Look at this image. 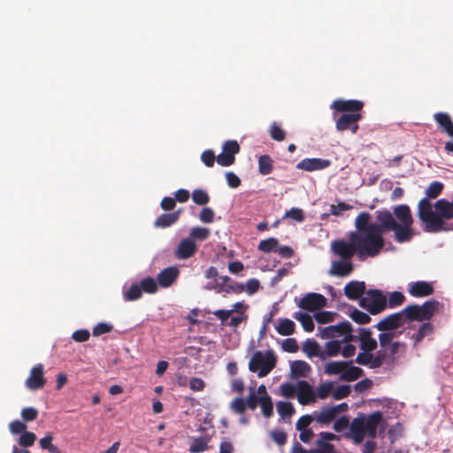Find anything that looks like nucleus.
Wrapping results in <instances>:
<instances>
[{
    "label": "nucleus",
    "mask_w": 453,
    "mask_h": 453,
    "mask_svg": "<svg viewBox=\"0 0 453 453\" xmlns=\"http://www.w3.org/2000/svg\"><path fill=\"white\" fill-rule=\"evenodd\" d=\"M396 218L394 228L372 226L370 230L362 234H350V240L356 244L357 257L365 260L367 257L378 256L385 245L383 234L392 231L394 239L398 243L409 242L415 235L412 227L414 219L411 209L406 204L397 205L394 208Z\"/></svg>",
    "instance_id": "f257e3e1"
},
{
    "label": "nucleus",
    "mask_w": 453,
    "mask_h": 453,
    "mask_svg": "<svg viewBox=\"0 0 453 453\" xmlns=\"http://www.w3.org/2000/svg\"><path fill=\"white\" fill-rule=\"evenodd\" d=\"M434 211L430 210V205L426 202L422 203V217L428 221L426 233H440L453 230V224L447 220L453 219V196L451 201L441 198L435 202Z\"/></svg>",
    "instance_id": "f03ea898"
},
{
    "label": "nucleus",
    "mask_w": 453,
    "mask_h": 453,
    "mask_svg": "<svg viewBox=\"0 0 453 453\" xmlns=\"http://www.w3.org/2000/svg\"><path fill=\"white\" fill-rule=\"evenodd\" d=\"M382 418V413L378 411L354 418L350 424V437L354 443L357 445L362 443L366 434L371 439H374Z\"/></svg>",
    "instance_id": "7ed1b4c3"
},
{
    "label": "nucleus",
    "mask_w": 453,
    "mask_h": 453,
    "mask_svg": "<svg viewBox=\"0 0 453 453\" xmlns=\"http://www.w3.org/2000/svg\"><path fill=\"white\" fill-rule=\"evenodd\" d=\"M371 215L368 212H361L355 219L356 231L350 234H362L371 229L372 226H380L383 228H394L395 226L396 218L394 212L383 209L376 211V219L378 223H371Z\"/></svg>",
    "instance_id": "20e7f679"
},
{
    "label": "nucleus",
    "mask_w": 453,
    "mask_h": 453,
    "mask_svg": "<svg viewBox=\"0 0 453 453\" xmlns=\"http://www.w3.org/2000/svg\"><path fill=\"white\" fill-rule=\"evenodd\" d=\"M277 357L273 350H267L265 353L257 350L249 362V370L257 372L259 378L265 377L276 366Z\"/></svg>",
    "instance_id": "39448f33"
},
{
    "label": "nucleus",
    "mask_w": 453,
    "mask_h": 453,
    "mask_svg": "<svg viewBox=\"0 0 453 453\" xmlns=\"http://www.w3.org/2000/svg\"><path fill=\"white\" fill-rule=\"evenodd\" d=\"M441 303L434 299L426 301L422 305L410 304L403 308V313L409 321H428L438 311Z\"/></svg>",
    "instance_id": "423d86ee"
},
{
    "label": "nucleus",
    "mask_w": 453,
    "mask_h": 453,
    "mask_svg": "<svg viewBox=\"0 0 453 453\" xmlns=\"http://www.w3.org/2000/svg\"><path fill=\"white\" fill-rule=\"evenodd\" d=\"M402 333L403 331L399 333H380L379 334L380 350L387 354V362L385 364H394L396 359V354L401 350H405L406 344L404 342L394 341V339L398 337Z\"/></svg>",
    "instance_id": "0eeeda50"
},
{
    "label": "nucleus",
    "mask_w": 453,
    "mask_h": 453,
    "mask_svg": "<svg viewBox=\"0 0 453 453\" xmlns=\"http://www.w3.org/2000/svg\"><path fill=\"white\" fill-rule=\"evenodd\" d=\"M359 306L370 314L376 315L387 308V297L379 289H369L366 296L359 300Z\"/></svg>",
    "instance_id": "6e6552de"
},
{
    "label": "nucleus",
    "mask_w": 453,
    "mask_h": 453,
    "mask_svg": "<svg viewBox=\"0 0 453 453\" xmlns=\"http://www.w3.org/2000/svg\"><path fill=\"white\" fill-rule=\"evenodd\" d=\"M406 321L405 313L402 310L385 317L374 326L381 333H399L397 329L403 326Z\"/></svg>",
    "instance_id": "1a4fd4ad"
},
{
    "label": "nucleus",
    "mask_w": 453,
    "mask_h": 453,
    "mask_svg": "<svg viewBox=\"0 0 453 453\" xmlns=\"http://www.w3.org/2000/svg\"><path fill=\"white\" fill-rule=\"evenodd\" d=\"M443 187H444L443 183H441L440 181H433L432 183L429 184V186L426 189V196L423 197L422 199H420L418 203L417 215H418V218L419 219V220L423 223L424 232H426V229H427V226L429 224H428V221L424 219V217L421 216L422 215V211H422V203L426 201V203H428L430 205V210L434 211L433 204L431 203L430 200L437 198L442 192Z\"/></svg>",
    "instance_id": "9d476101"
},
{
    "label": "nucleus",
    "mask_w": 453,
    "mask_h": 453,
    "mask_svg": "<svg viewBox=\"0 0 453 453\" xmlns=\"http://www.w3.org/2000/svg\"><path fill=\"white\" fill-rule=\"evenodd\" d=\"M332 252L338 256L341 259H346L351 261L352 257L357 255V250L356 244L350 240V234H349V242L339 239L332 242L331 243Z\"/></svg>",
    "instance_id": "9b49d317"
},
{
    "label": "nucleus",
    "mask_w": 453,
    "mask_h": 453,
    "mask_svg": "<svg viewBox=\"0 0 453 453\" xmlns=\"http://www.w3.org/2000/svg\"><path fill=\"white\" fill-rule=\"evenodd\" d=\"M240 152V145L235 140L223 143L222 152L217 157V163L221 166H230L235 161V155Z\"/></svg>",
    "instance_id": "f8f14e48"
},
{
    "label": "nucleus",
    "mask_w": 453,
    "mask_h": 453,
    "mask_svg": "<svg viewBox=\"0 0 453 453\" xmlns=\"http://www.w3.org/2000/svg\"><path fill=\"white\" fill-rule=\"evenodd\" d=\"M352 326L349 321L340 322L334 326H329L321 330L320 336L323 339H331L341 335H345V341H349Z\"/></svg>",
    "instance_id": "ddd939ff"
},
{
    "label": "nucleus",
    "mask_w": 453,
    "mask_h": 453,
    "mask_svg": "<svg viewBox=\"0 0 453 453\" xmlns=\"http://www.w3.org/2000/svg\"><path fill=\"white\" fill-rule=\"evenodd\" d=\"M363 118L361 113H342L336 119L335 127L337 131L343 132L349 130L355 134L359 129L358 121Z\"/></svg>",
    "instance_id": "4468645a"
},
{
    "label": "nucleus",
    "mask_w": 453,
    "mask_h": 453,
    "mask_svg": "<svg viewBox=\"0 0 453 453\" xmlns=\"http://www.w3.org/2000/svg\"><path fill=\"white\" fill-rule=\"evenodd\" d=\"M356 362L362 365H369L372 369L379 368L387 362V354L382 350H378L375 355L364 351L357 355Z\"/></svg>",
    "instance_id": "2eb2a0df"
},
{
    "label": "nucleus",
    "mask_w": 453,
    "mask_h": 453,
    "mask_svg": "<svg viewBox=\"0 0 453 453\" xmlns=\"http://www.w3.org/2000/svg\"><path fill=\"white\" fill-rule=\"evenodd\" d=\"M326 304V298L319 293H308L298 303L301 309L314 311Z\"/></svg>",
    "instance_id": "dca6fc26"
},
{
    "label": "nucleus",
    "mask_w": 453,
    "mask_h": 453,
    "mask_svg": "<svg viewBox=\"0 0 453 453\" xmlns=\"http://www.w3.org/2000/svg\"><path fill=\"white\" fill-rule=\"evenodd\" d=\"M43 373V365L42 364L35 365L31 369L30 374L26 380V387L31 390H38L42 388L46 383Z\"/></svg>",
    "instance_id": "f3484780"
},
{
    "label": "nucleus",
    "mask_w": 453,
    "mask_h": 453,
    "mask_svg": "<svg viewBox=\"0 0 453 453\" xmlns=\"http://www.w3.org/2000/svg\"><path fill=\"white\" fill-rule=\"evenodd\" d=\"M364 107V103L359 100L350 99L343 100L338 99L334 101L331 108L342 113H360Z\"/></svg>",
    "instance_id": "a211bd4d"
},
{
    "label": "nucleus",
    "mask_w": 453,
    "mask_h": 453,
    "mask_svg": "<svg viewBox=\"0 0 453 453\" xmlns=\"http://www.w3.org/2000/svg\"><path fill=\"white\" fill-rule=\"evenodd\" d=\"M198 250V247L193 240L188 238L182 239L174 250V257L180 260H185L193 257Z\"/></svg>",
    "instance_id": "6ab92c4d"
},
{
    "label": "nucleus",
    "mask_w": 453,
    "mask_h": 453,
    "mask_svg": "<svg viewBox=\"0 0 453 453\" xmlns=\"http://www.w3.org/2000/svg\"><path fill=\"white\" fill-rule=\"evenodd\" d=\"M354 271V265L351 261L346 259H340L333 261L329 274L337 277L349 276Z\"/></svg>",
    "instance_id": "aec40b11"
},
{
    "label": "nucleus",
    "mask_w": 453,
    "mask_h": 453,
    "mask_svg": "<svg viewBox=\"0 0 453 453\" xmlns=\"http://www.w3.org/2000/svg\"><path fill=\"white\" fill-rule=\"evenodd\" d=\"M331 161L322 158H304L296 165V168L307 172L322 170L328 167Z\"/></svg>",
    "instance_id": "412c9836"
},
{
    "label": "nucleus",
    "mask_w": 453,
    "mask_h": 453,
    "mask_svg": "<svg viewBox=\"0 0 453 453\" xmlns=\"http://www.w3.org/2000/svg\"><path fill=\"white\" fill-rule=\"evenodd\" d=\"M434 291L433 285L427 281H416L409 284L408 292L413 297H425L432 295Z\"/></svg>",
    "instance_id": "4be33fe9"
},
{
    "label": "nucleus",
    "mask_w": 453,
    "mask_h": 453,
    "mask_svg": "<svg viewBox=\"0 0 453 453\" xmlns=\"http://www.w3.org/2000/svg\"><path fill=\"white\" fill-rule=\"evenodd\" d=\"M296 392L298 402L303 405H306L316 401L312 388L305 380H300L297 382Z\"/></svg>",
    "instance_id": "5701e85b"
},
{
    "label": "nucleus",
    "mask_w": 453,
    "mask_h": 453,
    "mask_svg": "<svg viewBox=\"0 0 453 453\" xmlns=\"http://www.w3.org/2000/svg\"><path fill=\"white\" fill-rule=\"evenodd\" d=\"M365 293V284L364 281L352 280L344 287V294L349 300L361 299Z\"/></svg>",
    "instance_id": "b1692460"
},
{
    "label": "nucleus",
    "mask_w": 453,
    "mask_h": 453,
    "mask_svg": "<svg viewBox=\"0 0 453 453\" xmlns=\"http://www.w3.org/2000/svg\"><path fill=\"white\" fill-rule=\"evenodd\" d=\"M179 273L177 267L165 268L157 274V282L162 288H168L177 280Z\"/></svg>",
    "instance_id": "393cba45"
},
{
    "label": "nucleus",
    "mask_w": 453,
    "mask_h": 453,
    "mask_svg": "<svg viewBox=\"0 0 453 453\" xmlns=\"http://www.w3.org/2000/svg\"><path fill=\"white\" fill-rule=\"evenodd\" d=\"M359 342L360 348L365 352H372L376 349L378 343L377 341L372 338V331L370 328H361L359 332Z\"/></svg>",
    "instance_id": "a878e982"
},
{
    "label": "nucleus",
    "mask_w": 453,
    "mask_h": 453,
    "mask_svg": "<svg viewBox=\"0 0 453 453\" xmlns=\"http://www.w3.org/2000/svg\"><path fill=\"white\" fill-rule=\"evenodd\" d=\"M434 119L444 132L453 139V122L450 116L446 112H437L434 115Z\"/></svg>",
    "instance_id": "bb28decb"
},
{
    "label": "nucleus",
    "mask_w": 453,
    "mask_h": 453,
    "mask_svg": "<svg viewBox=\"0 0 453 453\" xmlns=\"http://www.w3.org/2000/svg\"><path fill=\"white\" fill-rule=\"evenodd\" d=\"M290 370L294 378L307 377L311 372V366L308 363L303 360H296L291 362Z\"/></svg>",
    "instance_id": "cd10ccee"
},
{
    "label": "nucleus",
    "mask_w": 453,
    "mask_h": 453,
    "mask_svg": "<svg viewBox=\"0 0 453 453\" xmlns=\"http://www.w3.org/2000/svg\"><path fill=\"white\" fill-rule=\"evenodd\" d=\"M180 218V211L161 214L154 222L156 227L165 228L178 221Z\"/></svg>",
    "instance_id": "c85d7f7f"
},
{
    "label": "nucleus",
    "mask_w": 453,
    "mask_h": 453,
    "mask_svg": "<svg viewBox=\"0 0 453 453\" xmlns=\"http://www.w3.org/2000/svg\"><path fill=\"white\" fill-rule=\"evenodd\" d=\"M302 350L307 355L308 357H319L324 360V357H322V351L319 343L313 339H307L302 347Z\"/></svg>",
    "instance_id": "c756f323"
},
{
    "label": "nucleus",
    "mask_w": 453,
    "mask_h": 453,
    "mask_svg": "<svg viewBox=\"0 0 453 453\" xmlns=\"http://www.w3.org/2000/svg\"><path fill=\"white\" fill-rule=\"evenodd\" d=\"M335 418V411L332 406H326L319 413H315V419L319 424H330Z\"/></svg>",
    "instance_id": "7c9ffc66"
},
{
    "label": "nucleus",
    "mask_w": 453,
    "mask_h": 453,
    "mask_svg": "<svg viewBox=\"0 0 453 453\" xmlns=\"http://www.w3.org/2000/svg\"><path fill=\"white\" fill-rule=\"evenodd\" d=\"M352 361H332L326 365L325 372L328 375H336L342 374L345 368H347L348 365H350Z\"/></svg>",
    "instance_id": "2f4dec72"
},
{
    "label": "nucleus",
    "mask_w": 453,
    "mask_h": 453,
    "mask_svg": "<svg viewBox=\"0 0 453 453\" xmlns=\"http://www.w3.org/2000/svg\"><path fill=\"white\" fill-rule=\"evenodd\" d=\"M434 332V327L431 323L426 322L423 323L418 332L412 334L411 339L414 341L413 347L416 348L417 345L427 335L432 334Z\"/></svg>",
    "instance_id": "473e14b6"
},
{
    "label": "nucleus",
    "mask_w": 453,
    "mask_h": 453,
    "mask_svg": "<svg viewBox=\"0 0 453 453\" xmlns=\"http://www.w3.org/2000/svg\"><path fill=\"white\" fill-rule=\"evenodd\" d=\"M363 372L360 367L348 365L347 368L344 369L342 374L340 376V380L343 381H354L360 378Z\"/></svg>",
    "instance_id": "72a5a7b5"
},
{
    "label": "nucleus",
    "mask_w": 453,
    "mask_h": 453,
    "mask_svg": "<svg viewBox=\"0 0 453 453\" xmlns=\"http://www.w3.org/2000/svg\"><path fill=\"white\" fill-rule=\"evenodd\" d=\"M295 323L289 319H281L279 321L276 330L280 335H291L295 332Z\"/></svg>",
    "instance_id": "f704fd0d"
},
{
    "label": "nucleus",
    "mask_w": 453,
    "mask_h": 453,
    "mask_svg": "<svg viewBox=\"0 0 453 453\" xmlns=\"http://www.w3.org/2000/svg\"><path fill=\"white\" fill-rule=\"evenodd\" d=\"M273 169V160L269 155H262L258 157V172L262 175H267Z\"/></svg>",
    "instance_id": "c9c22d12"
},
{
    "label": "nucleus",
    "mask_w": 453,
    "mask_h": 453,
    "mask_svg": "<svg viewBox=\"0 0 453 453\" xmlns=\"http://www.w3.org/2000/svg\"><path fill=\"white\" fill-rule=\"evenodd\" d=\"M293 318L299 321L306 332H312L314 330V323L312 318L301 311H296L293 314Z\"/></svg>",
    "instance_id": "e433bc0d"
},
{
    "label": "nucleus",
    "mask_w": 453,
    "mask_h": 453,
    "mask_svg": "<svg viewBox=\"0 0 453 453\" xmlns=\"http://www.w3.org/2000/svg\"><path fill=\"white\" fill-rule=\"evenodd\" d=\"M209 438L207 436H201L195 438L192 441L189 451L191 453H201L208 449Z\"/></svg>",
    "instance_id": "4c0bfd02"
},
{
    "label": "nucleus",
    "mask_w": 453,
    "mask_h": 453,
    "mask_svg": "<svg viewBox=\"0 0 453 453\" xmlns=\"http://www.w3.org/2000/svg\"><path fill=\"white\" fill-rule=\"evenodd\" d=\"M210 234H211L210 230L206 227L195 226V227L191 228L188 238L193 240L194 242H196V241L202 242V241H205L206 239H208L210 236Z\"/></svg>",
    "instance_id": "58836bf2"
},
{
    "label": "nucleus",
    "mask_w": 453,
    "mask_h": 453,
    "mask_svg": "<svg viewBox=\"0 0 453 453\" xmlns=\"http://www.w3.org/2000/svg\"><path fill=\"white\" fill-rule=\"evenodd\" d=\"M279 247V241L278 239L274 237H270L265 240H262L258 244V250L265 252V253H270L273 251H276L277 248Z\"/></svg>",
    "instance_id": "ea45409f"
},
{
    "label": "nucleus",
    "mask_w": 453,
    "mask_h": 453,
    "mask_svg": "<svg viewBox=\"0 0 453 453\" xmlns=\"http://www.w3.org/2000/svg\"><path fill=\"white\" fill-rule=\"evenodd\" d=\"M341 352V342L339 341H330L326 344V351H322L324 359L329 357H336Z\"/></svg>",
    "instance_id": "a19ab883"
},
{
    "label": "nucleus",
    "mask_w": 453,
    "mask_h": 453,
    "mask_svg": "<svg viewBox=\"0 0 453 453\" xmlns=\"http://www.w3.org/2000/svg\"><path fill=\"white\" fill-rule=\"evenodd\" d=\"M277 411L282 418H286L294 414L295 409L293 404L289 402H279L277 403Z\"/></svg>",
    "instance_id": "79ce46f5"
},
{
    "label": "nucleus",
    "mask_w": 453,
    "mask_h": 453,
    "mask_svg": "<svg viewBox=\"0 0 453 453\" xmlns=\"http://www.w3.org/2000/svg\"><path fill=\"white\" fill-rule=\"evenodd\" d=\"M349 317L353 321L360 325L368 324L371 321V317L367 313L361 311L357 308L352 309Z\"/></svg>",
    "instance_id": "37998d69"
},
{
    "label": "nucleus",
    "mask_w": 453,
    "mask_h": 453,
    "mask_svg": "<svg viewBox=\"0 0 453 453\" xmlns=\"http://www.w3.org/2000/svg\"><path fill=\"white\" fill-rule=\"evenodd\" d=\"M261 406L262 414L265 418H270L273 414V404L270 395L263 396L259 403Z\"/></svg>",
    "instance_id": "c03bdc74"
},
{
    "label": "nucleus",
    "mask_w": 453,
    "mask_h": 453,
    "mask_svg": "<svg viewBox=\"0 0 453 453\" xmlns=\"http://www.w3.org/2000/svg\"><path fill=\"white\" fill-rule=\"evenodd\" d=\"M142 291L139 284H133L125 293L126 301H135L142 297Z\"/></svg>",
    "instance_id": "a18cd8bd"
},
{
    "label": "nucleus",
    "mask_w": 453,
    "mask_h": 453,
    "mask_svg": "<svg viewBox=\"0 0 453 453\" xmlns=\"http://www.w3.org/2000/svg\"><path fill=\"white\" fill-rule=\"evenodd\" d=\"M405 296L403 293L394 291L389 295L388 301L387 300V306L389 308H395L403 303Z\"/></svg>",
    "instance_id": "49530a36"
},
{
    "label": "nucleus",
    "mask_w": 453,
    "mask_h": 453,
    "mask_svg": "<svg viewBox=\"0 0 453 453\" xmlns=\"http://www.w3.org/2000/svg\"><path fill=\"white\" fill-rule=\"evenodd\" d=\"M140 287L142 288V291H144L148 294H154L157 290V285L155 281V280L151 277H146L140 282Z\"/></svg>",
    "instance_id": "de8ad7c7"
},
{
    "label": "nucleus",
    "mask_w": 453,
    "mask_h": 453,
    "mask_svg": "<svg viewBox=\"0 0 453 453\" xmlns=\"http://www.w3.org/2000/svg\"><path fill=\"white\" fill-rule=\"evenodd\" d=\"M53 441V436L51 434H46L43 438L40 440V446L43 449H47L50 453H61L60 449L53 445L51 441Z\"/></svg>",
    "instance_id": "09e8293b"
},
{
    "label": "nucleus",
    "mask_w": 453,
    "mask_h": 453,
    "mask_svg": "<svg viewBox=\"0 0 453 453\" xmlns=\"http://www.w3.org/2000/svg\"><path fill=\"white\" fill-rule=\"evenodd\" d=\"M192 199L198 205H205L209 203L210 196L204 190L197 188L193 191Z\"/></svg>",
    "instance_id": "8fccbe9b"
},
{
    "label": "nucleus",
    "mask_w": 453,
    "mask_h": 453,
    "mask_svg": "<svg viewBox=\"0 0 453 453\" xmlns=\"http://www.w3.org/2000/svg\"><path fill=\"white\" fill-rule=\"evenodd\" d=\"M35 440L36 435L33 432L25 431L19 439V444L24 448L31 447Z\"/></svg>",
    "instance_id": "3c124183"
},
{
    "label": "nucleus",
    "mask_w": 453,
    "mask_h": 453,
    "mask_svg": "<svg viewBox=\"0 0 453 453\" xmlns=\"http://www.w3.org/2000/svg\"><path fill=\"white\" fill-rule=\"evenodd\" d=\"M335 313L327 311H320L315 313L314 318L319 324H326L334 321Z\"/></svg>",
    "instance_id": "603ef678"
},
{
    "label": "nucleus",
    "mask_w": 453,
    "mask_h": 453,
    "mask_svg": "<svg viewBox=\"0 0 453 453\" xmlns=\"http://www.w3.org/2000/svg\"><path fill=\"white\" fill-rule=\"evenodd\" d=\"M113 326L111 324L100 322L93 327L92 334L94 336L97 337L111 332Z\"/></svg>",
    "instance_id": "864d4df0"
},
{
    "label": "nucleus",
    "mask_w": 453,
    "mask_h": 453,
    "mask_svg": "<svg viewBox=\"0 0 453 453\" xmlns=\"http://www.w3.org/2000/svg\"><path fill=\"white\" fill-rule=\"evenodd\" d=\"M270 136L272 139H273L277 142H281L285 139L286 133L276 123H273L270 127Z\"/></svg>",
    "instance_id": "5fc2aeb1"
},
{
    "label": "nucleus",
    "mask_w": 453,
    "mask_h": 453,
    "mask_svg": "<svg viewBox=\"0 0 453 453\" xmlns=\"http://www.w3.org/2000/svg\"><path fill=\"white\" fill-rule=\"evenodd\" d=\"M316 444L317 449H311V451H319L322 453H337L334 449V445L330 442L318 440Z\"/></svg>",
    "instance_id": "6e6d98bb"
},
{
    "label": "nucleus",
    "mask_w": 453,
    "mask_h": 453,
    "mask_svg": "<svg viewBox=\"0 0 453 453\" xmlns=\"http://www.w3.org/2000/svg\"><path fill=\"white\" fill-rule=\"evenodd\" d=\"M231 409L237 414H242L247 408L245 399L235 397L230 403Z\"/></svg>",
    "instance_id": "4d7b16f0"
},
{
    "label": "nucleus",
    "mask_w": 453,
    "mask_h": 453,
    "mask_svg": "<svg viewBox=\"0 0 453 453\" xmlns=\"http://www.w3.org/2000/svg\"><path fill=\"white\" fill-rule=\"evenodd\" d=\"M284 217L292 219L296 222H303L304 220L303 211L299 208H291L285 212Z\"/></svg>",
    "instance_id": "13d9d810"
},
{
    "label": "nucleus",
    "mask_w": 453,
    "mask_h": 453,
    "mask_svg": "<svg viewBox=\"0 0 453 453\" xmlns=\"http://www.w3.org/2000/svg\"><path fill=\"white\" fill-rule=\"evenodd\" d=\"M282 349L288 353H296L299 347L295 338H288L283 340L281 344Z\"/></svg>",
    "instance_id": "bf43d9fd"
},
{
    "label": "nucleus",
    "mask_w": 453,
    "mask_h": 453,
    "mask_svg": "<svg viewBox=\"0 0 453 453\" xmlns=\"http://www.w3.org/2000/svg\"><path fill=\"white\" fill-rule=\"evenodd\" d=\"M351 388L349 385H342L335 388L333 392V397L335 400L346 398L350 394Z\"/></svg>",
    "instance_id": "052dcab7"
},
{
    "label": "nucleus",
    "mask_w": 453,
    "mask_h": 453,
    "mask_svg": "<svg viewBox=\"0 0 453 453\" xmlns=\"http://www.w3.org/2000/svg\"><path fill=\"white\" fill-rule=\"evenodd\" d=\"M261 398L262 397L257 396L253 388H250V392L245 399L247 408L255 410L257 404H259Z\"/></svg>",
    "instance_id": "680f3d73"
},
{
    "label": "nucleus",
    "mask_w": 453,
    "mask_h": 453,
    "mask_svg": "<svg viewBox=\"0 0 453 453\" xmlns=\"http://www.w3.org/2000/svg\"><path fill=\"white\" fill-rule=\"evenodd\" d=\"M201 160L207 167H212L217 157H215L213 150H206L202 153Z\"/></svg>",
    "instance_id": "e2e57ef3"
},
{
    "label": "nucleus",
    "mask_w": 453,
    "mask_h": 453,
    "mask_svg": "<svg viewBox=\"0 0 453 453\" xmlns=\"http://www.w3.org/2000/svg\"><path fill=\"white\" fill-rule=\"evenodd\" d=\"M353 206L344 203L340 202L337 204H332L330 206V214L334 216H339L342 211L351 210Z\"/></svg>",
    "instance_id": "0e129e2a"
},
{
    "label": "nucleus",
    "mask_w": 453,
    "mask_h": 453,
    "mask_svg": "<svg viewBox=\"0 0 453 453\" xmlns=\"http://www.w3.org/2000/svg\"><path fill=\"white\" fill-rule=\"evenodd\" d=\"M37 416L38 411L34 407H26L21 411V417L25 421H34Z\"/></svg>",
    "instance_id": "69168bd1"
},
{
    "label": "nucleus",
    "mask_w": 453,
    "mask_h": 453,
    "mask_svg": "<svg viewBox=\"0 0 453 453\" xmlns=\"http://www.w3.org/2000/svg\"><path fill=\"white\" fill-rule=\"evenodd\" d=\"M214 211L211 208L204 207L202 209L199 219L203 223H211L214 219Z\"/></svg>",
    "instance_id": "338daca9"
},
{
    "label": "nucleus",
    "mask_w": 453,
    "mask_h": 453,
    "mask_svg": "<svg viewBox=\"0 0 453 453\" xmlns=\"http://www.w3.org/2000/svg\"><path fill=\"white\" fill-rule=\"evenodd\" d=\"M280 393L283 396L287 397V398H292L294 397L295 395V393L296 391V388L294 387V385H292L291 383L289 382H286V383H282L280 386Z\"/></svg>",
    "instance_id": "774afa93"
}]
</instances>
